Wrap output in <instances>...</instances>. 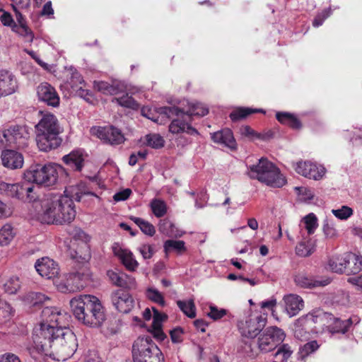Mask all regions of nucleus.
I'll return each instance as SVG.
<instances>
[{"mask_svg": "<svg viewBox=\"0 0 362 362\" xmlns=\"http://www.w3.org/2000/svg\"><path fill=\"white\" fill-rule=\"evenodd\" d=\"M78 347L77 339L69 327L54 329L37 330L35 340L28 348L30 354L49 356L53 360L64 361L71 357Z\"/></svg>", "mask_w": 362, "mask_h": 362, "instance_id": "nucleus-1", "label": "nucleus"}, {"mask_svg": "<svg viewBox=\"0 0 362 362\" xmlns=\"http://www.w3.org/2000/svg\"><path fill=\"white\" fill-rule=\"evenodd\" d=\"M64 195L49 193L41 199L39 217L42 222L47 224L69 223L76 216L73 200L80 202L83 193L74 186L66 188Z\"/></svg>", "mask_w": 362, "mask_h": 362, "instance_id": "nucleus-2", "label": "nucleus"}, {"mask_svg": "<svg viewBox=\"0 0 362 362\" xmlns=\"http://www.w3.org/2000/svg\"><path fill=\"white\" fill-rule=\"evenodd\" d=\"M70 307L75 318L86 326L98 327L106 319L103 306L94 296H76L70 300Z\"/></svg>", "mask_w": 362, "mask_h": 362, "instance_id": "nucleus-3", "label": "nucleus"}, {"mask_svg": "<svg viewBox=\"0 0 362 362\" xmlns=\"http://www.w3.org/2000/svg\"><path fill=\"white\" fill-rule=\"evenodd\" d=\"M41 117L35 126V140L41 151L48 152L62 143L59 134L63 132L57 117L48 112H40Z\"/></svg>", "mask_w": 362, "mask_h": 362, "instance_id": "nucleus-4", "label": "nucleus"}, {"mask_svg": "<svg viewBox=\"0 0 362 362\" xmlns=\"http://www.w3.org/2000/svg\"><path fill=\"white\" fill-rule=\"evenodd\" d=\"M247 174L251 179L272 187H281L286 182L279 169L264 158L259 159L257 164L247 166Z\"/></svg>", "mask_w": 362, "mask_h": 362, "instance_id": "nucleus-5", "label": "nucleus"}, {"mask_svg": "<svg viewBox=\"0 0 362 362\" xmlns=\"http://www.w3.org/2000/svg\"><path fill=\"white\" fill-rule=\"evenodd\" d=\"M64 169L55 163L40 164L30 165L24 173L28 181L44 187H52L57 184L60 173Z\"/></svg>", "mask_w": 362, "mask_h": 362, "instance_id": "nucleus-6", "label": "nucleus"}, {"mask_svg": "<svg viewBox=\"0 0 362 362\" xmlns=\"http://www.w3.org/2000/svg\"><path fill=\"white\" fill-rule=\"evenodd\" d=\"M42 321L35 327L33 332V341L35 340L37 330L54 329L59 327H67L69 315L60 308L56 307H46L41 313Z\"/></svg>", "mask_w": 362, "mask_h": 362, "instance_id": "nucleus-7", "label": "nucleus"}, {"mask_svg": "<svg viewBox=\"0 0 362 362\" xmlns=\"http://www.w3.org/2000/svg\"><path fill=\"white\" fill-rule=\"evenodd\" d=\"M35 187L30 181L25 180L10 184L0 181V194L18 200L32 202L38 198Z\"/></svg>", "mask_w": 362, "mask_h": 362, "instance_id": "nucleus-8", "label": "nucleus"}, {"mask_svg": "<svg viewBox=\"0 0 362 362\" xmlns=\"http://www.w3.org/2000/svg\"><path fill=\"white\" fill-rule=\"evenodd\" d=\"M30 132L25 125L11 124L0 129V146L23 148L28 145Z\"/></svg>", "mask_w": 362, "mask_h": 362, "instance_id": "nucleus-9", "label": "nucleus"}, {"mask_svg": "<svg viewBox=\"0 0 362 362\" xmlns=\"http://www.w3.org/2000/svg\"><path fill=\"white\" fill-rule=\"evenodd\" d=\"M162 351L149 337H139L134 343L132 355L134 362H151V358L161 356Z\"/></svg>", "mask_w": 362, "mask_h": 362, "instance_id": "nucleus-10", "label": "nucleus"}, {"mask_svg": "<svg viewBox=\"0 0 362 362\" xmlns=\"http://www.w3.org/2000/svg\"><path fill=\"white\" fill-rule=\"evenodd\" d=\"M187 103L186 107H178L176 106L163 107L161 112L170 118L173 115H180L182 117L192 118V116L203 117L208 114L209 109L203 104L197 102H189L183 100Z\"/></svg>", "mask_w": 362, "mask_h": 362, "instance_id": "nucleus-11", "label": "nucleus"}, {"mask_svg": "<svg viewBox=\"0 0 362 362\" xmlns=\"http://www.w3.org/2000/svg\"><path fill=\"white\" fill-rule=\"evenodd\" d=\"M267 324V315L250 314L238 323L243 337L253 339L264 329Z\"/></svg>", "mask_w": 362, "mask_h": 362, "instance_id": "nucleus-12", "label": "nucleus"}, {"mask_svg": "<svg viewBox=\"0 0 362 362\" xmlns=\"http://www.w3.org/2000/svg\"><path fill=\"white\" fill-rule=\"evenodd\" d=\"M284 332L277 327H268L258 338V348L262 353L273 351L285 339Z\"/></svg>", "mask_w": 362, "mask_h": 362, "instance_id": "nucleus-13", "label": "nucleus"}, {"mask_svg": "<svg viewBox=\"0 0 362 362\" xmlns=\"http://www.w3.org/2000/svg\"><path fill=\"white\" fill-rule=\"evenodd\" d=\"M84 275L80 273H72L62 279L54 281L58 291L62 293H74L79 291L86 286L83 281Z\"/></svg>", "mask_w": 362, "mask_h": 362, "instance_id": "nucleus-14", "label": "nucleus"}, {"mask_svg": "<svg viewBox=\"0 0 362 362\" xmlns=\"http://www.w3.org/2000/svg\"><path fill=\"white\" fill-rule=\"evenodd\" d=\"M93 132L100 139L112 145L120 144L125 140L121 130L114 126L100 127Z\"/></svg>", "mask_w": 362, "mask_h": 362, "instance_id": "nucleus-15", "label": "nucleus"}, {"mask_svg": "<svg viewBox=\"0 0 362 362\" xmlns=\"http://www.w3.org/2000/svg\"><path fill=\"white\" fill-rule=\"evenodd\" d=\"M110 299L112 305L119 313H128L134 308V300L127 291L117 289L111 293Z\"/></svg>", "mask_w": 362, "mask_h": 362, "instance_id": "nucleus-16", "label": "nucleus"}, {"mask_svg": "<svg viewBox=\"0 0 362 362\" xmlns=\"http://www.w3.org/2000/svg\"><path fill=\"white\" fill-rule=\"evenodd\" d=\"M296 171L309 179L318 180L325 174V168L310 161H299L294 165Z\"/></svg>", "mask_w": 362, "mask_h": 362, "instance_id": "nucleus-17", "label": "nucleus"}, {"mask_svg": "<svg viewBox=\"0 0 362 362\" xmlns=\"http://www.w3.org/2000/svg\"><path fill=\"white\" fill-rule=\"evenodd\" d=\"M107 276L109 281L116 286L127 289L136 288L135 279L118 269L107 270Z\"/></svg>", "mask_w": 362, "mask_h": 362, "instance_id": "nucleus-18", "label": "nucleus"}, {"mask_svg": "<svg viewBox=\"0 0 362 362\" xmlns=\"http://www.w3.org/2000/svg\"><path fill=\"white\" fill-rule=\"evenodd\" d=\"M39 100L48 106L57 107L59 105V96L55 88L47 82L40 83L37 88Z\"/></svg>", "mask_w": 362, "mask_h": 362, "instance_id": "nucleus-19", "label": "nucleus"}, {"mask_svg": "<svg viewBox=\"0 0 362 362\" xmlns=\"http://www.w3.org/2000/svg\"><path fill=\"white\" fill-rule=\"evenodd\" d=\"M18 89L16 76L8 70L0 69V98L14 93Z\"/></svg>", "mask_w": 362, "mask_h": 362, "instance_id": "nucleus-20", "label": "nucleus"}, {"mask_svg": "<svg viewBox=\"0 0 362 362\" xmlns=\"http://www.w3.org/2000/svg\"><path fill=\"white\" fill-rule=\"evenodd\" d=\"M35 267L41 276L48 279L56 277L59 271L57 263L47 257L37 259Z\"/></svg>", "mask_w": 362, "mask_h": 362, "instance_id": "nucleus-21", "label": "nucleus"}, {"mask_svg": "<svg viewBox=\"0 0 362 362\" xmlns=\"http://www.w3.org/2000/svg\"><path fill=\"white\" fill-rule=\"evenodd\" d=\"M175 116L169 125V131L173 134H180L185 132L189 135H198V131L190 124L192 119L187 117H182L180 115Z\"/></svg>", "mask_w": 362, "mask_h": 362, "instance_id": "nucleus-22", "label": "nucleus"}, {"mask_svg": "<svg viewBox=\"0 0 362 362\" xmlns=\"http://www.w3.org/2000/svg\"><path fill=\"white\" fill-rule=\"evenodd\" d=\"M112 250L114 255L120 259L127 269L135 271L138 268L139 263L130 250L121 247L118 244L114 245Z\"/></svg>", "mask_w": 362, "mask_h": 362, "instance_id": "nucleus-23", "label": "nucleus"}, {"mask_svg": "<svg viewBox=\"0 0 362 362\" xmlns=\"http://www.w3.org/2000/svg\"><path fill=\"white\" fill-rule=\"evenodd\" d=\"M1 161L4 167L15 170L21 168L24 160L21 153L13 150H5L1 153Z\"/></svg>", "mask_w": 362, "mask_h": 362, "instance_id": "nucleus-24", "label": "nucleus"}, {"mask_svg": "<svg viewBox=\"0 0 362 362\" xmlns=\"http://www.w3.org/2000/svg\"><path fill=\"white\" fill-rule=\"evenodd\" d=\"M211 139L214 143L223 145L230 150L237 148L236 141L232 131L229 129H223L211 134Z\"/></svg>", "mask_w": 362, "mask_h": 362, "instance_id": "nucleus-25", "label": "nucleus"}, {"mask_svg": "<svg viewBox=\"0 0 362 362\" xmlns=\"http://www.w3.org/2000/svg\"><path fill=\"white\" fill-rule=\"evenodd\" d=\"M295 282L302 288H312L325 286L330 284L331 279L329 278H323L320 280L315 279L305 274H298L295 277Z\"/></svg>", "mask_w": 362, "mask_h": 362, "instance_id": "nucleus-26", "label": "nucleus"}, {"mask_svg": "<svg viewBox=\"0 0 362 362\" xmlns=\"http://www.w3.org/2000/svg\"><path fill=\"white\" fill-rule=\"evenodd\" d=\"M285 310L289 317L296 315L304 306L303 298L296 294H288L284 296Z\"/></svg>", "mask_w": 362, "mask_h": 362, "instance_id": "nucleus-27", "label": "nucleus"}, {"mask_svg": "<svg viewBox=\"0 0 362 362\" xmlns=\"http://www.w3.org/2000/svg\"><path fill=\"white\" fill-rule=\"evenodd\" d=\"M358 322L359 319L356 316L344 320L334 317L333 322L329 325L328 329L332 333L345 334L354 323L358 324Z\"/></svg>", "mask_w": 362, "mask_h": 362, "instance_id": "nucleus-28", "label": "nucleus"}, {"mask_svg": "<svg viewBox=\"0 0 362 362\" xmlns=\"http://www.w3.org/2000/svg\"><path fill=\"white\" fill-rule=\"evenodd\" d=\"M348 252L342 255H334L328 261V267L333 272L342 274L347 273Z\"/></svg>", "mask_w": 362, "mask_h": 362, "instance_id": "nucleus-29", "label": "nucleus"}, {"mask_svg": "<svg viewBox=\"0 0 362 362\" xmlns=\"http://www.w3.org/2000/svg\"><path fill=\"white\" fill-rule=\"evenodd\" d=\"M62 160L73 170L81 171L84 164V155L81 150L72 151L63 156Z\"/></svg>", "mask_w": 362, "mask_h": 362, "instance_id": "nucleus-30", "label": "nucleus"}, {"mask_svg": "<svg viewBox=\"0 0 362 362\" xmlns=\"http://www.w3.org/2000/svg\"><path fill=\"white\" fill-rule=\"evenodd\" d=\"M321 318V313L318 311L309 313L296 320L293 327H310L313 324L317 323L318 320Z\"/></svg>", "mask_w": 362, "mask_h": 362, "instance_id": "nucleus-31", "label": "nucleus"}, {"mask_svg": "<svg viewBox=\"0 0 362 362\" xmlns=\"http://www.w3.org/2000/svg\"><path fill=\"white\" fill-rule=\"evenodd\" d=\"M347 274H355L362 271V256L352 252H348Z\"/></svg>", "mask_w": 362, "mask_h": 362, "instance_id": "nucleus-32", "label": "nucleus"}, {"mask_svg": "<svg viewBox=\"0 0 362 362\" xmlns=\"http://www.w3.org/2000/svg\"><path fill=\"white\" fill-rule=\"evenodd\" d=\"M256 112L264 113L265 111L262 109L238 107L230 112L229 117L233 122H237L240 119H245L248 115Z\"/></svg>", "mask_w": 362, "mask_h": 362, "instance_id": "nucleus-33", "label": "nucleus"}, {"mask_svg": "<svg viewBox=\"0 0 362 362\" xmlns=\"http://www.w3.org/2000/svg\"><path fill=\"white\" fill-rule=\"evenodd\" d=\"M94 87L103 93H108L110 95L117 94L119 91L122 90L123 86L120 84H116L115 82L113 84L110 85L108 83L105 81L95 82Z\"/></svg>", "mask_w": 362, "mask_h": 362, "instance_id": "nucleus-34", "label": "nucleus"}, {"mask_svg": "<svg viewBox=\"0 0 362 362\" xmlns=\"http://www.w3.org/2000/svg\"><path fill=\"white\" fill-rule=\"evenodd\" d=\"M163 248L166 254L173 251L182 254L186 251L185 243L183 240H167L163 244Z\"/></svg>", "mask_w": 362, "mask_h": 362, "instance_id": "nucleus-35", "label": "nucleus"}, {"mask_svg": "<svg viewBox=\"0 0 362 362\" xmlns=\"http://www.w3.org/2000/svg\"><path fill=\"white\" fill-rule=\"evenodd\" d=\"M15 235L13 228L11 224L4 225L0 229V245H8L13 239Z\"/></svg>", "mask_w": 362, "mask_h": 362, "instance_id": "nucleus-36", "label": "nucleus"}, {"mask_svg": "<svg viewBox=\"0 0 362 362\" xmlns=\"http://www.w3.org/2000/svg\"><path fill=\"white\" fill-rule=\"evenodd\" d=\"M177 305L179 308L189 318L196 317V307L192 299L189 300H177Z\"/></svg>", "mask_w": 362, "mask_h": 362, "instance_id": "nucleus-37", "label": "nucleus"}, {"mask_svg": "<svg viewBox=\"0 0 362 362\" xmlns=\"http://www.w3.org/2000/svg\"><path fill=\"white\" fill-rule=\"evenodd\" d=\"M113 103H117L119 105L132 110H137L139 107V103L128 94L124 95L119 98H115L112 100Z\"/></svg>", "mask_w": 362, "mask_h": 362, "instance_id": "nucleus-38", "label": "nucleus"}, {"mask_svg": "<svg viewBox=\"0 0 362 362\" xmlns=\"http://www.w3.org/2000/svg\"><path fill=\"white\" fill-rule=\"evenodd\" d=\"M48 299L47 296L40 292H30L23 298L25 303L32 305L41 304Z\"/></svg>", "mask_w": 362, "mask_h": 362, "instance_id": "nucleus-39", "label": "nucleus"}, {"mask_svg": "<svg viewBox=\"0 0 362 362\" xmlns=\"http://www.w3.org/2000/svg\"><path fill=\"white\" fill-rule=\"evenodd\" d=\"M152 212L157 218L163 217L167 212V206L164 201L154 199L150 204Z\"/></svg>", "mask_w": 362, "mask_h": 362, "instance_id": "nucleus-40", "label": "nucleus"}, {"mask_svg": "<svg viewBox=\"0 0 362 362\" xmlns=\"http://www.w3.org/2000/svg\"><path fill=\"white\" fill-rule=\"evenodd\" d=\"M314 246L310 240L301 241L296 247V253L300 257H308L314 252Z\"/></svg>", "mask_w": 362, "mask_h": 362, "instance_id": "nucleus-41", "label": "nucleus"}, {"mask_svg": "<svg viewBox=\"0 0 362 362\" xmlns=\"http://www.w3.org/2000/svg\"><path fill=\"white\" fill-rule=\"evenodd\" d=\"M131 219L140 228L141 231L146 235L153 236L155 234V228L148 221H146L139 217H132Z\"/></svg>", "mask_w": 362, "mask_h": 362, "instance_id": "nucleus-42", "label": "nucleus"}, {"mask_svg": "<svg viewBox=\"0 0 362 362\" xmlns=\"http://www.w3.org/2000/svg\"><path fill=\"white\" fill-rule=\"evenodd\" d=\"M318 348L319 344L315 340L305 344L299 350V358L304 360L305 357L317 351Z\"/></svg>", "mask_w": 362, "mask_h": 362, "instance_id": "nucleus-43", "label": "nucleus"}, {"mask_svg": "<svg viewBox=\"0 0 362 362\" xmlns=\"http://www.w3.org/2000/svg\"><path fill=\"white\" fill-rule=\"evenodd\" d=\"M14 310L6 301H0V323H4L11 319Z\"/></svg>", "mask_w": 362, "mask_h": 362, "instance_id": "nucleus-44", "label": "nucleus"}, {"mask_svg": "<svg viewBox=\"0 0 362 362\" xmlns=\"http://www.w3.org/2000/svg\"><path fill=\"white\" fill-rule=\"evenodd\" d=\"M146 145L153 148H160L164 146L163 138L157 134H151L146 136Z\"/></svg>", "mask_w": 362, "mask_h": 362, "instance_id": "nucleus-45", "label": "nucleus"}, {"mask_svg": "<svg viewBox=\"0 0 362 362\" xmlns=\"http://www.w3.org/2000/svg\"><path fill=\"white\" fill-rule=\"evenodd\" d=\"M146 296L148 299L156 303H158L162 306L165 305L163 296L158 289L155 288H148L146 291Z\"/></svg>", "mask_w": 362, "mask_h": 362, "instance_id": "nucleus-46", "label": "nucleus"}, {"mask_svg": "<svg viewBox=\"0 0 362 362\" xmlns=\"http://www.w3.org/2000/svg\"><path fill=\"white\" fill-rule=\"evenodd\" d=\"M303 221L308 234L314 233L318 226L316 216L313 213H310L303 218Z\"/></svg>", "mask_w": 362, "mask_h": 362, "instance_id": "nucleus-47", "label": "nucleus"}, {"mask_svg": "<svg viewBox=\"0 0 362 362\" xmlns=\"http://www.w3.org/2000/svg\"><path fill=\"white\" fill-rule=\"evenodd\" d=\"M209 312L207 313V316L213 320H218L228 315V311L224 308H219L217 306L211 304L209 305Z\"/></svg>", "mask_w": 362, "mask_h": 362, "instance_id": "nucleus-48", "label": "nucleus"}, {"mask_svg": "<svg viewBox=\"0 0 362 362\" xmlns=\"http://www.w3.org/2000/svg\"><path fill=\"white\" fill-rule=\"evenodd\" d=\"M20 281L18 277L13 276L7 280L4 284V290L8 294H14L20 288Z\"/></svg>", "mask_w": 362, "mask_h": 362, "instance_id": "nucleus-49", "label": "nucleus"}, {"mask_svg": "<svg viewBox=\"0 0 362 362\" xmlns=\"http://www.w3.org/2000/svg\"><path fill=\"white\" fill-rule=\"evenodd\" d=\"M322 229L327 238L334 239L338 237V232L332 221L328 219L325 220Z\"/></svg>", "mask_w": 362, "mask_h": 362, "instance_id": "nucleus-50", "label": "nucleus"}, {"mask_svg": "<svg viewBox=\"0 0 362 362\" xmlns=\"http://www.w3.org/2000/svg\"><path fill=\"white\" fill-rule=\"evenodd\" d=\"M332 213L340 220H346L353 214V209L347 206H342L340 209H332Z\"/></svg>", "mask_w": 362, "mask_h": 362, "instance_id": "nucleus-51", "label": "nucleus"}, {"mask_svg": "<svg viewBox=\"0 0 362 362\" xmlns=\"http://www.w3.org/2000/svg\"><path fill=\"white\" fill-rule=\"evenodd\" d=\"M13 30L19 35L26 37L28 41H33L34 37L33 33L27 26L26 23L19 24L18 25H15Z\"/></svg>", "mask_w": 362, "mask_h": 362, "instance_id": "nucleus-52", "label": "nucleus"}, {"mask_svg": "<svg viewBox=\"0 0 362 362\" xmlns=\"http://www.w3.org/2000/svg\"><path fill=\"white\" fill-rule=\"evenodd\" d=\"M292 354L293 350L291 349V346L287 344H284L279 348L278 351L275 354V356H281V361H287L291 357Z\"/></svg>", "mask_w": 362, "mask_h": 362, "instance_id": "nucleus-53", "label": "nucleus"}, {"mask_svg": "<svg viewBox=\"0 0 362 362\" xmlns=\"http://www.w3.org/2000/svg\"><path fill=\"white\" fill-rule=\"evenodd\" d=\"M137 250L145 260L151 259L155 252L153 246L149 244H141Z\"/></svg>", "mask_w": 362, "mask_h": 362, "instance_id": "nucleus-54", "label": "nucleus"}, {"mask_svg": "<svg viewBox=\"0 0 362 362\" xmlns=\"http://www.w3.org/2000/svg\"><path fill=\"white\" fill-rule=\"evenodd\" d=\"M172 227L173 223L168 221L165 220L163 221V223L160 224L159 230L162 233L165 234L167 236L178 238V235H180V234L172 232V230H170V228Z\"/></svg>", "mask_w": 362, "mask_h": 362, "instance_id": "nucleus-55", "label": "nucleus"}, {"mask_svg": "<svg viewBox=\"0 0 362 362\" xmlns=\"http://www.w3.org/2000/svg\"><path fill=\"white\" fill-rule=\"evenodd\" d=\"M294 189L298 195L302 196V199L305 201H310L314 197L313 191L309 188L305 187H296Z\"/></svg>", "mask_w": 362, "mask_h": 362, "instance_id": "nucleus-56", "label": "nucleus"}, {"mask_svg": "<svg viewBox=\"0 0 362 362\" xmlns=\"http://www.w3.org/2000/svg\"><path fill=\"white\" fill-rule=\"evenodd\" d=\"M293 117V114H291L288 112H276V117L277 120L280 123H281L283 124H286L288 126L290 124Z\"/></svg>", "mask_w": 362, "mask_h": 362, "instance_id": "nucleus-57", "label": "nucleus"}, {"mask_svg": "<svg viewBox=\"0 0 362 362\" xmlns=\"http://www.w3.org/2000/svg\"><path fill=\"white\" fill-rule=\"evenodd\" d=\"M331 14L330 9L323 11L320 14L317 15L313 22V25L314 27H319L322 25L324 21Z\"/></svg>", "mask_w": 362, "mask_h": 362, "instance_id": "nucleus-58", "label": "nucleus"}, {"mask_svg": "<svg viewBox=\"0 0 362 362\" xmlns=\"http://www.w3.org/2000/svg\"><path fill=\"white\" fill-rule=\"evenodd\" d=\"M183 331L180 327H176L170 332L171 340L173 343H180L182 341Z\"/></svg>", "mask_w": 362, "mask_h": 362, "instance_id": "nucleus-59", "label": "nucleus"}, {"mask_svg": "<svg viewBox=\"0 0 362 362\" xmlns=\"http://www.w3.org/2000/svg\"><path fill=\"white\" fill-rule=\"evenodd\" d=\"M132 194L130 189H125L120 192L115 193L113 196V199L115 202H121L127 200Z\"/></svg>", "mask_w": 362, "mask_h": 362, "instance_id": "nucleus-60", "label": "nucleus"}, {"mask_svg": "<svg viewBox=\"0 0 362 362\" xmlns=\"http://www.w3.org/2000/svg\"><path fill=\"white\" fill-rule=\"evenodd\" d=\"M153 318L151 327H162V322L166 318V315L158 313L157 310L153 308Z\"/></svg>", "mask_w": 362, "mask_h": 362, "instance_id": "nucleus-61", "label": "nucleus"}, {"mask_svg": "<svg viewBox=\"0 0 362 362\" xmlns=\"http://www.w3.org/2000/svg\"><path fill=\"white\" fill-rule=\"evenodd\" d=\"M12 213L11 208L0 200V218H8L11 216Z\"/></svg>", "mask_w": 362, "mask_h": 362, "instance_id": "nucleus-62", "label": "nucleus"}, {"mask_svg": "<svg viewBox=\"0 0 362 362\" xmlns=\"http://www.w3.org/2000/svg\"><path fill=\"white\" fill-rule=\"evenodd\" d=\"M0 362H21V361L16 354L6 353L0 355Z\"/></svg>", "mask_w": 362, "mask_h": 362, "instance_id": "nucleus-63", "label": "nucleus"}, {"mask_svg": "<svg viewBox=\"0 0 362 362\" xmlns=\"http://www.w3.org/2000/svg\"><path fill=\"white\" fill-rule=\"evenodd\" d=\"M84 362H102L95 351H90L86 355Z\"/></svg>", "mask_w": 362, "mask_h": 362, "instance_id": "nucleus-64", "label": "nucleus"}]
</instances>
